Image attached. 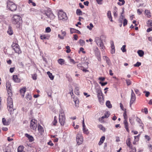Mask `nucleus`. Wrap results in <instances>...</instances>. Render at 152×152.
Returning a JSON list of instances; mask_svg holds the SVG:
<instances>
[{
  "mask_svg": "<svg viewBox=\"0 0 152 152\" xmlns=\"http://www.w3.org/2000/svg\"><path fill=\"white\" fill-rule=\"evenodd\" d=\"M6 86L8 93L9 95L7 99V109L8 111L12 112L13 111V104L12 98L10 97L12 95V93L11 90V86L9 82H7Z\"/></svg>",
  "mask_w": 152,
  "mask_h": 152,
  "instance_id": "obj_1",
  "label": "nucleus"
},
{
  "mask_svg": "<svg viewBox=\"0 0 152 152\" xmlns=\"http://www.w3.org/2000/svg\"><path fill=\"white\" fill-rule=\"evenodd\" d=\"M7 7L12 11H15L17 8L16 5L14 3L10 1L7 2Z\"/></svg>",
  "mask_w": 152,
  "mask_h": 152,
  "instance_id": "obj_2",
  "label": "nucleus"
},
{
  "mask_svg": "<svg viewBox=\"0 0 152 152\" xmlns=\"http://www.w3.org/2000/svg\"><path fill=\"white\" fill-rule=\"evenodd\" d=\"M22 18L19 15H15L13 17V23L15 24H19L21 23Z\"/></svg>",
  "mask_w": 152,
  "mask_h": 152,
  "instance_id": "obj_3",
  "label": "nucleus"
},
{
  "mask_svg": "<svg viewBox=\"0 0 152 152\" xmlns=\"http://www.w3.org/2000/svg\"><path fill=\"white\" fill-rule=\"evenodd\" d=\"M58 16L59 19L63 21H65L67 19L66 13L62 12H60L58 13Z\"/></svg>",
  "mask_w": 152,
  "mask_h": 152,
  "instance_id": "obj_4",
  "label": "nucleus"
},
{
  "mask_svg": "<svg viewBox=\"0 0 152 152\" xmlns=\"http://www.w3.org/2000/svg\"><path fill=\"white\" fill-rule=\"evenodd\" d=\"M95 41L98 46L100 47L101 49H104V47L103 43L100 38L99 37H96L95 39Z\"/></svg>",
  "mask_w": 152,
  "mask_h": 152,
  "instance_id": "obj_5",
  "label": "nucleus"
},
{
  "mask_svg": "<svg viewBox=\"0 0 152 152\" xmlns=\"http://www.w3.org/2000/svg\"><path fill=\"white\" fill-rule=\"evenodd\" d=\"M44 14V15L47 16V18H49L50 19L53 20L55 18V16L51 10H49L47 11Z\"/></svg>",
  "mask_w": 152,
  "mask_h": 152,
  "instance_id": "obj_6",
  "label": "nucleus"
},
{
  "mask_svg": "<svg viewBox=\"0 0 152 152\" xmlns=\"http://www.w3.org/2000/svg\"><path fill=\"white\" fill-rule=\"evenodd\" d=\"M131 94L130 101V106H131L132 104L133 103L136 99V96L133 90H131Z\"/></svg>",
  "mask_w": 152,
  "mask_h": 152,
  "instance_id": "obj_7",
  "label": "nucleus"
},
{
  "mask_svg": "<svg viewBox=\"0 0 152 152\" xmlns=\"http://www.w3.org/2000/svg\"><path fill=\"white\" fill-rule=\"evenodd\" d=\"M83 138L82 136L80 134H78L77 136L76 141L77 144L79 145L83 142Z\"/></svg>",
  "mask_w": 152,
  "mask_h": 152,
  "instance_id": "obj_8",
  "label": "nucleus"
},
{
  "mask_svg": "<svg viewBox=\"0 0 152 152\" xmlns=\"http://www.w3.org/2000/svg\"><path fill=\"white\" fill-rule=\"evenodd\" d=\"M59 122L61 125L62 126H63L64 124L65 118L64 116L62 115H59Z\"/></svg>",
  "mask_w": 152,
  "mask_h": 152,
  "instance_id": "obj_9",
  "label": "nucleus"
},
{
  "mask_svg": "<svg viewBox=\"0 0 152 152\" xmlns=\"http://www.w3.org/2000/svg\"><path fill=\"white\" fill-rule=\"evenodd\" d=\"M30 127L31 129L33 130H35L37 129V125L35 122L33 121V120L31 121Z\"/></svg>",
  "mask_w": 152,
  "mask_h": 152,
  "instance_id": "obj_10",
  "label": "nucleus"
},
{
  "mask_svg": "<svg viewBox=\"0 0 152 152\" xmlns=\"http://www.w3.org/2000/svg\"><path fill=\"white\" fill-rule=\"evenodd\" d=\"M3 150L4 152H11V147L10 146H4L3 147Z\"/></svg>",
  "mask_w": 152,
  "mask_h": 152,
  "instance_id": "obj_11",
  "label": "nucleus"
},
{
  "mask_svg": "<svg viewBox=\"0 0 152 152\" xmlns=\"http://www.w3.org/2000/svg\"><path fill=\"white\" fill-rule=\"evenodd\" d=\"M13 50L15 51V52L16 53H18V54L21 53L22 52L19 45L18 47H16L15 48H14Z\"/></svg>",
  "mask_w": 152,
  "mask_h": 152,
  "instance_id": "obj_12",
  "label": "nucleus"
},
{
  "mask_svg": "<svg viewBox=\"0 0 152 152\" xmlns=\"http://www.w3.org/2000/svg\"><path fill=\"white\" fill-rule=\"evenodd\" d=\"M99 102L101 104H102L104 102V99L103 95H101V96H97Z\"/></svg>",
  "mask_w": 152,
  "mask_h": 152,
  "instance_id": "obj_13",
  "label": "nucleus"
},
{
  "mask_svg": "<svg viewBox=\"0 0 152 152\" xmlns=\"http://www.w3.org/2000/svg\"><path fill=\"white\" fill-rule=\"evenodd\" d=\"M96 91L97 93V96H101V95H103L101 90L100 88H96Z\"/></svg>",
  "mask_w": 152,
  "mask_h": 152,
  "instance_id": "obj_14",
  "label": "nucleus"
},
{
  "mask_svg": "<svg viewBox=\"0 0 152 152\" xmlns=\"http://www.w3.org/2000/svg\"><path fill=\"white\" fill-rule=\"evenodd\" d=\"M25 136L28 139L29 141L30 142H32L34 141V138L32 136L28 134H25Z\"/></svg>",
  "mask_w": 152,
  "mask_h": 152,
  "instance_id": "obj_15",
  "label": "nucleus"
},
{
  "mask_svg": "<svg viewBox=\"0 0 152 152\" xmlns=\"http://www.w3.org/2000/svg\"><path fill=\"white\" fill-rule=\"evenodd\" d=\"M124 127L126 131L128 132H129V130L128 128V122L126 120H124Z\"/></svg>",
  "mask_w": 152,
  "mask_h": 152,
  "instance_id": "obj_16",
  "label": "nucleus"
},
{
  "mask_svg": "<svg viewBox=\"0 0 152 152\" xmlns=\"http://www.w3.org/2000/svg\"><path fill=\"white\" fill-rule=\"evenodd\" d=\"M12 79L15 82L19 83L20 82V79L18 78L17 75H13Z\"/></svg>",
  "mask_w": 152,
  "mask_h": 152,
  "instance_id": "obj_17",
  "label": "nucleus"
},
{
  "mask_svg": "<svg viewBox=\"0 0 152 152\" xmlns=\"http://www.w3.org/2000/svg\"><path fill=\"white\" fill-rule=\"evenodd\" d=\"M126 143L127 145L131 148L132 147V146L131 142V139L130 138H128L126 141Z\"/></svg>",
  "mask_w": 152,
  "mask_h": 152,
  "instance_id": "obj_18",
  "label": "nucleus"
},
{
  "mask_svg": "<svg viewBox=\"0 0 152 152\" xmlns=\"http://www.w3.org/2000/svg\"><path fill=\"white\" fill-rule=\"evenodd\" d=\"M20 93L22 95L23 97L24 96V94L26 91V88L24 87L21 89L20 90Z\"/></svg>",
  "mask_w": 152,
  "mask_h": 152,
  "instance_id": "obj_19",
  "label": "nucleus"
},
{
  "mask_svg": "<svg viewBox=\"0 0 152 152\" xmlns=\"http://www.w3.org/2000/svg\"><path fill=\"white\" fill-rule=\"evenodd\" d=\"M7 32L10 35H12L13 33V32L12 30L11 27L10 26H9L8 29L7 31Z\"/></svg>",
  "mask_w": 152,
  "mask_h": 152,
  "instance_id": "obj_20",
  "label": "nucleus"
},
{
  "mask_svg": "<svg viewBox=\"0 0 152 152\" xmlns=\"http://www.w3.org/2000/svg\"><path fill=\"white\" fill-rule=\"evenodd\" d=\"M2 122L3 124L4 125H8L9 124V123L8 121H6V119L5 118H3L2 119Z\"/></svg>",
  "mask_w": 152,
  "mask_h": 152,
  "instance_id": "obj_21",
  "label": "nucleus"
},
{
  "mask_svg": "<svg viewBox=\"0 0 152 152\" xmlns=\"http://www.w3.org/2000/svg\"><path fill=\"white\" fill-rule=\"evenodd\" d=\"M105 139V137L104 136H102L100 139V141L98 143L99 145H101L104 142V141Z\"/></svg>",
  "mask_w": 152,
  "mask_h": 152,
  "instance_id": "obj_22",
  "label": "nucleus"
},
{
  "mask_svg": "<svg viewBox=\"0 0 152 152\" xmlns=\"http://www.w3.org/2000/svg\"><path fill=\"white\" fill-rule=\"evenodd\" d=\"M137 53L139 56L141 57L143 56L144 54V52L141 50H138L137 51Z\"/></svg>",
  "mask_w": 152,
  "mask_h": 152,
  "instance_id": "obj_23",
  "label": "nucleus"
},
{
  "mask_svg": "<svg viewBox=\"0 0 152 152\" xmlns=\"http://www.w3.org/2000/svg\"><path fill=\"white\" fill-rule=\"evenodd\" d=\"M47 74L48 75L49 77L51 80H52L53 79L54 77L53 75L50 72H47Z\"/></svg>",
  "mask_w": 152,
  "mask_h": 152,
  "instance_id": "obj_24",
  "label": "nucleus"
},
{
  "mask_svg": "<svg viewBox=\"0 0 152 152\" xmlns=\"http://www.w3.org/2000/svg\"><path fill=\"white\" fill-rule=\"evenodd\" d=\"M110 115V113L109 112H106L104 115L102 117V119H104L105 118H107Z\"/></svg>",
  "mask_w": 152,
  "mask_h": 152,
  "instance_id": "obj_25",
  "label": "nucleus"
},
{
  "mask_svg": "<svg viewBox=\"0 0 152 152\" xmlns=\"http://www.w3.org/2000/svg\"><path fill=\"white\" fill-rule=\"evenodd\" d=\"M106 104L108 107L109 108H111L112 107V105L110 103V102L109 101H107L106 103Z\"/></svg>",
  "mask_w": 152,
  "mask_h": 152,
  "instance_id": "obj_26",
  "label": "nucleus"
},
{
  "mask_svg": "<svg viewBox=\"0 0 152 152\" xmlns=\"http://www.w3.org/2000/svg\"><path fill=\"white\" fill-rule=\"evenodd\" d=\"M38 130L40 132H42L44 131L43 128L39 124L38 126Z\"/></svg>",
  "mask_w": 152,
  "mask_h": 152,
  "instance_id": "obj_27",
  "label": "nucleus"
},
{
  "mask_svg": "<svg viewBox=\"0 0 152 152\" xmlns=\"http://www.w3.org/2000/svg\"><path fill=\"white\" fill-rule=\"evenodd\" d=\"M76 13L78 15H82V12L80 9H77L76 10Z\"/></svg>",
  "mask_w": 152,
  "mask_h": 152,
  "instance_id": "obj_28",
  "label": "nucleus"
},
{
  "mask_svg": "<svg viewBox=\"0 0 152 152\" xmlns=\"http://www.w3.org/2000/svg\"><path fill=\"white\" fill-rule=\"evenodd\" d=\"M24 147L23 146H19L18 148V152H25L23 150Z\"/></svg>",
  "mask_w": 152,
  "mask_h": 152,
  "instance_id": "obj_29",
  "label": "nucleus"
},
{
  "mask_svg": "<svg viewBox=\"0 0 152 152\" xmlns=\"http://www.w3.org/2000/svg\"><path fill=\"white\" fill-rule=\"evenodd\" d=\"M97 127L101 130H102L103 132H104L105 131V128L102 125H98Z\"/></svg>",
  "mask_w": 152,
  "mask_h": 152,
  "instance_id": "obj_30",
  "label": "nucleus"
},
{
  "mask_svg": "<svg viewBox=\"0 0 152 152\" xmlns=\"http://www.w3.org/2000/svg\"><path fill=\"white\" fill-rule=\"evenodd\" d=\"M147 24L148 26H152V21L151 20H149L147 22Z\"/></svg>",
  "mask_w": 152,
  "mask_h": 152,
  "instance_id": "obj_31",
  "label": "nucleus"
},
{
  "mask_svg": "<svg viewBox=\"0 0 152 152\" xmlns=\"http://www.w3.org/2000/svg\"><path fill=\"white\" fill-rule=\"evenodd\" d=\"M58 63L61 65H62L64 64V60L61 58L58 59Z\"/></svg>",
  "mask_w": 152,
  "mask_h": 152,
  "instance_id": "obj_32",
  "label": "nucleus"
},
{
  "mask_svg": "<svg viewBox=\"0 0 152 152\" xmlns=\"http://www.w3.org/2000/svg\"><path fill=\"white\" fill-rule=\"evenodd\" d=\"M57 117L56 116H55L54 117V120L53 122V124L54 126H56V124L57 123Z\"/></svg>",
  "mask_w": 152,
  "mask_h": 152,
  "instance_id": "obj_33",
  "label": "nucleus"
},
{
  "mask_svg": "<svg viewBox=\"0 0 152 152\" xmlns=\"http://www.w3.org/2000/svg\"><path fill=\"white\" fill-rule=\"evenodd\" d=\"M126 45H123L122 47L121 48V49L123 52H125L126 51Z\"/></svg>",
  "mask_w": 152,
  "mask_h": 152,
  "instance_id": "obj_34",
  "label": "nucleus"
},
{
  "mask_svg": "<svg viewBox=\"0 0 152 152\" xmlns=\"http://www.w3.org/2000/svg\"><path fill=\"white\" fill-rule=\"evenodd\" d=\"M79 89L78 87H76L75 90V93L77 95H78L79 94Z\"/></svg>",
  "mask_w": 152,
  "mask_h": 152,
  "instance_id": "obj_35",
  "label": "nucleus"
},
{
  "mask_svg": "<svg viewBox=\"0 0 152 152\" xmlns=\"http://www.w3.org/2000/svg\"><path fill=\"white\" fill-rule=\"evenodd\" d=\"M18 45L17 43H13L12 44V48L13 49H14V48H15L16 47H18Z\"/></svg>",
  "mask_w": 152,
  "mask_h": 152,
  "instance_id": "obj_36",
  "label": "nucleus"
},
{
  "mask_svg": "<svg viewBox=\"0 0 152 152\" xmlns=\"http://www.w3.org/2000/svg\"><path fill=\"white\" fill-rule=\"evenodd\" d=\"M79 42L81 46H83L85 44V41L82 39H80Z\"/></svg>",
  "mask_w": 152,
  "mask_h": 152,
  "instance_id": "obj_37",
  "label": "nucleus"
},
{
  "mask_svg": "<svg viewBox=\"0 0 152 152\" xmlns=\"http://www.w3.org/2000/svg\"><path fill=\"white\" fill-rule=\"evenodd\" d=\"M126 83L127 86H129L131 84V81L129 79H126Z\"/></svg>",
  "mask_w": 152,
  "mask_h": 152,
  "instance_id": "obj_38",
  "label": "nucleus"
},
{
  "mask_svg": "<svg viewBox=\"0 0 152 152\" xmlns=\"http://www.w3.org/2000/svg\"><path fill=\"white\" fill-rule=\"evenodd\" d=\"M26 98L28 100H30L31 98V95L29 94H28L26 96Z\"/></svg>",
  "mask_w": 152,
  "mask_h": 152,
  "instance_id": "obj_39",
  "label": "nucleus"
},
{
  "mask_svg": "<svg viewBox=\"0 0 152 152\" xmlns=\"http://www.w3.org/2000/svg\"><path fill=\"white\" fill-rule=\"evenodd\" d=\"M134 90L136 94H138L139 95H140V94L139 90L137 88H134Z\"/></svg>",
  "mask_w": 152,
  "mask_h": 152,
  "instance_id": "obj_40",
  "label": "nucleus"
},
{
  "mask_svg": "<svg viewBox=\"0 0 152 152\" xmlns=\"http://www.w3.org/2000/svg\"><path fill=\"white\" fill-rule=\"evenodd\" d=\"M141 63L137 62V63L134 65V66L135 67H138L141 65Z\"/></svg>",
  "mask_w": 152,
  "mask_h": 152,
  "instance_id": "obj_41",
  "label": "nucleus"
},
{
  "mask_svg": "<svg viewBox=\"0 0 152 152\" xmlns=\"http://www.w3.org/2000/svg\"><path fill=\"white\" fill-rule=\"evenodd\" d=\"M66 48L67 49L66 52L67 53H69L71 51V50L70 49V47L69 46H66Z\"/></svg>",
  "mask_w": 152,
  "mask_h": 152,
  "instance_id": "obj_42",
  "label": "nucleus"
},
{
  "mask_svg": "<svg viewBox=\"0 0 152 152\" xmlns=\"http://www.w3.org/2000/svg\"><path fill=\"white\" fill-rule=\"evenodd\" d=\"M59 115H62L63 116H64V111L63 110H60Z\"/></svg>",
  "mask_w": 152,
  "mask_h": 152,
  "instance_id": "obj_43",
  "label": "nucleus"
},
{
  "mask_svg": "<svg viewBox=\"0 0 152 152\" xmlns=\"http://www.w3.org/2000/svg\"><path fill=\"white\" fill-rule=\"evenodd\" d=\"M51 29L50 27H47L46 28L45 31L47 33H49L51 31Z\"/></svg>",
  "mask_w": 152,
  "mask_h": 152,
  "instance_id": "obj_44",
  "label": "nucleus"
},
{
  "mask_svg": "<svg viewBox=\"0 0 152 152\" xmlns=\"http://www.w3.org/2000/svg\"><path fill=\"white\" fill-rule=\"evenodd\" d=\"M107 16L108 17L110 18H111L112 16L111 15V12L110 11H109L107 12Z\"/></svg>",
  "mask_w": 152,
  "mask_h": 152,
  "instance_id": "obj_45",
  "label": "nucleus"
},
{
  "mask_svg": "<svg viewBox=\"0 0 152 152\" xmlns=\"http://www.w3.org/2000/svg\"><path fill=\"white\" fill-rule=\"evenodd\" d=\"M143 93H145V96L146 97H148L150 93L149 91H145L143 92Z\"/></svg>",
  "mask_w": 152,
  "mask_h": 152,
  "instance_id": "obj_46",
  "label": "nucleus"
},
{
  "mask_svg": "<svg viewBox=\"0 0 152 152\" xmlns=\"http://www.w3.org/2000/svg\"><path fill=\"white\" fill-rule=\"evenodd\" d=\"M127 24V20L126 19H124V20L123 26H125Z\"/></svg>",
  "mask_w": 152,
  "mask_h": 152,
  "instance_id": "obj_47",
  "label": "nucleus"
},
{
  "mask_svg": "<svg viewBox=\"0 0 152 152\" xmlns=\"http://www.w3.org/2000/svg\"><path fill=\"white\" fill-rule=\"evenodd\" d=\"M70 32L71 34L75 33L76 31V29L74 28H70Z\"/></svg>",
  "mask_w": 152,
  "mask_h": 152,
  "instance_id": "obj_48",
  "label": "nucleus"
},
{
  "mask_svg": "<svg viewBox=\"0 0 152 152\" xmlns=\"http://www.w3.org/2000/svg\"><path fill=\"white\" fill-rule=\"evenodd\" d=\"M107 82H105L104 83H102L101 82H99V83L102 86H105L107 84Z\"/></svg>",
  "mask_w": 152,
  "mask_h": 152,
  "instance_id": "obj_49",
  "label": "nucleus"
},
{
  "mask_svg": "<svg viewBox=\"0 0 152 152\" xmlns=\"http://www.w3.org/2000/svg\"><path fill=\"white\" fill-rule=\"evenodd\" d=\"M136 120L139 123V124H142V122L141 120L138 117L137 118Z\"/></svg>",
  "mask_w": 152,
  "mask_h": 152,
  "instance_id": "obj_50",
  "label": "nucleus"
},
{
  "mask_svg": "<svg viewBox=\"0 0 152 152\" xmlns=\"http://www.w3.org/2000/svg\"><path fill=\"white\" fill-rule=\"evenodd\" d=\"M124 17L123 15H121L120 16V19L119 20V21H120V22H122V20L124 19Z\"/></svg>",
  "mask_w": 152,
  "mask_h": 152,
  "instance_id": "obj_51",
  "label": "nucleus"
},
{
  "mask_svg": "<svg viewBox=\"0 0 152 152\" xmlns=\"http://www.w3.org/2000/svg\"><path fill=\"white\" fill-rule=\"evenodd\" d=\"M83 132L86 134H88V129H83Z\"/></svg>",
  "mask_w": 152,
  "mask_h": 152,
  "instance_id": "obj_52",
  "label": "nucleus"
},
{
  "mask_svg": "<svg viewBox=\"0 0 152 152\" xmlns=\"http://www.w3.org/2000/svg\"><path fill=\"white\" fill-rule=\"evenodd\" d=\"M97 3L99 4H102V0H96Z\"/></svg>",
  "mask_w": 152,
  "mask_h": 152,
  "instance_id": "obj_53",
  "label": "nucleus"
},
{
  "mask_svg": "<svg viewBox=\"0 0 152 152\" xmlns=\"http://www.w3.org/2000/svg\"><path fill=\"white\" fill-rule=\"evenodd\" d=\"M66 78L68 79V80L70 82L72 80V79L71 77L69 76L66 75Z\"/></svg>",
  "mask_w": 152,
  "mask_h": 152,
  "instance_id": "obj_54",
  "label": "nucleus"
},
{
  "mask_svg": "<svg viewBox=\"0 0 152 152\" xmlns=\"http://www.w3.org/2000/svg\"><path fill=\"white\" fill-rule=\"evenodd\" d=\"M131 149H132V151L130 152H136V150L135 147L134 148H131Z\"/></svg>",
  "mask_w": 152,
  "mask_h": 152,
  "instance_id": "obj_55",
  "label": "nucleus"
},
{
  "mask_svg": "<svg viewBox=\"0 0 152 152\" xmlns=\"http://www.w3.org/2000/svg\"><path fill=\"white\" fill-rule=\"evenodd\" d=\"M106 61V63L109 66H110L111 63L109 58Z\"/></svg>",
  "mask_w": 152,
  "mask_h": 152,
  "instance_id": "obj_56",
  "label": "nucleus"
},
{
  "mask_svg": "<svg viewBox=\"0 0 152 152\" xmlns=\"http://www.w3.org/2000/svg\"><path fill=\"white\" fill-rule=\"evenodd\" d=\"M15 67H12L10 68V71L11 73H12L14 70V69H15Z\"/></svg>",
  "mask_w": 152,
  "mask_h": 152,
  "instance_id": "obj_57",
  "label": "nucleus"
},
{
  "mask_svg": "<svg viewBox=\"0 0 152 152\" xmlns=\"http://www.w3.org/2000/svg\"><path fill=\"white\" fill-rule=\"evenodd\" d=\"M98 79L99 80L103 81L105 80V78L104 77H99Z\"/></svg>",
  "mask_w": 152,
  "mask_h": 152,
  "instance_id": "obj_58",
  "label": "nucleus"
},
{
  "mask_svg": "<svg viewBox=\"0 0 152 152\" xmlns=\"http://www.w3.org/2000/svg\"><path fill=\"white\" fill-rule=\"evenodd\" d=\"M70 62H72L73 63V64H75L76 63H77V62H75L73 59H70Z\"/></svg>",
  "mask_w": 152,
  "mask_h": 152,
  "instance_id": "obj_59",
  "label": "nucleus"
},
{
  "mask_svg": "<svg viewBox=\"0 0 152 152\" xmlns=\"http://www.w3.org/2000/svg\"><path fill=\"white\" fill-rule=\"evenodd\" d=\"M79 102V101L77 100H76L75 101V106H78Z\"/></svg>",
  "mask_w": 152,
  "mask_h": 152,
  "instance_id": "obj_60",
  "label": "nucleus"
},
{
  "mask_svg": "<svg viewBox=\"0 0 152 152\" xmlns=\"http://www.w3.org/2000/svg\"><path fill=\"white\" fill-rule=\"evenodd\" d=\"M40 38L42 39H45L46 38V37L45 35H42L40 37Z\"/></svg>",
  "mask_w": 152,
  "mask_h": 152,
  "instance_id": "obj_61",
  "label": "nucleus"
},
{
  "mask_svg": "<svg viewBox=\"0 0 152 152\" xmlns=\"http://www.w3.org/2000/svg\"><path fill=\"white\" fill-rule=\"evenodd\" d=\"M152 31V27L148 28L147 30V32H149L151 31Z\"/></svg>",
  "mask_w": 152,
  "mask_h": 152,
  "instance_id": "obj_62",
  "label": "nucleus"
},
{
  "mask_svg": "<svg viewBox=\"0 0 152 152\" xmlns=\"http://www.w3.org/2000/svg\"><path fill=\"white\" fill-rule=\"evenodd\" d=\"M89 2L88 1H85L83 3V4H84L86 5V6H88V4H89Z\"/></svg>",
  "mask_w": 152,
  "mask_h": 152,
  "instance_id": "obj_63",
  "label": "nucleus"
},
{
  "mask_svg": "<svg viewBox=\"0 0 152 152\" xmlns=\"http://www.w3.org/2000/svg\"><path fill=\"white\" fill-rule=\"evenodd\" d=\"M145 13L146 15H148L150 13V11L148 10H145Z\"/></svg>",
  "mask_w": 152,
  "mask_h": 152,
  "instance_id": "obj_64",
  "label": "nucleus"
}]
</instances>
